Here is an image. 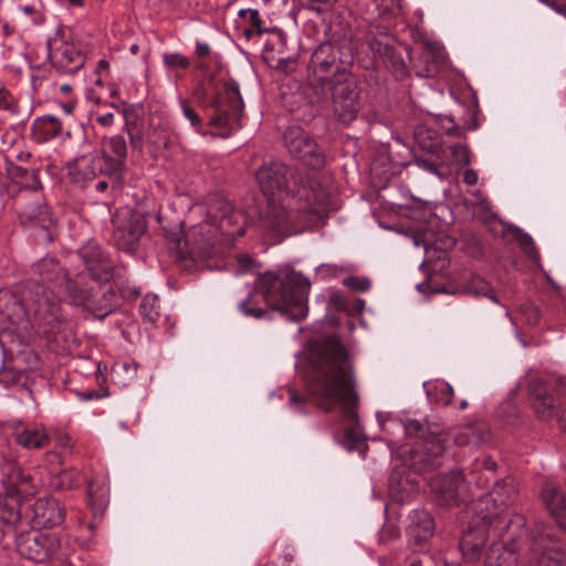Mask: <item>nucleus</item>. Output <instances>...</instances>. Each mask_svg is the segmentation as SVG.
<instances>
[{
	"instance_id": "nucleus-60",
	"label": "nucleus",
	"mask_w": 566,
	"mask_h": 566,
	"mask_svg": "<svg viewBox=\"0 0 566 566\" xmlns=\"http://www.w3.org/2000/svg\"><path fill=\"white\" fill-rule=\"evenodd\" d=\"M525 313H527V322L532 325H536L539 321L538 310L534 305H526Z\"/></svg>"
},
{
	"instance_id": "nucleus-59",
	"label": "nucleus",
	"mask_w": 566,
	"mask_h": 566,
	"mask_svg": "<svg viewBox=\"0 0 566 566\" xmlns=\"http://www.w3.org/2000/svg\"><path fill=\"white\" fill-rule=\"evenodd\" d=\"M74 475L75 474H73L71 472H63L59 476L57 488H60L61 490H73L74 484H75Z\"/></svg>"
},
{
	"instance_id": "nucleus-48",
	"label": "nucleus",
	"mask_w": 566,
	"mask_h": 566,
	"mask_svg": "<svg viewBox=\"0 0 566 566\" xmlns=\"http://www.w3.org/2000/svg\"><path fill=\"white\" fill-rule=\"evenodd\" d=\"M452 160L458 165H469L470 150L469 147L462 144H454L450 146Z\"/></svg>"
},
{
	"instance_id": "nucleus-33",
	"label": "nucleus",
	"mask_w": 566,
	"mask_h": 566,
	"mask_svg": "<svg viewBox=\"0 0 566 566\" xmlns=\"http://www.w3.org/2000/svg\"><path fill=\"white\" fill-rule=\"evenodd\" d=\"M106 70V60L102 59L99 60L97 64V69L95 72V80L94 85L92 87H88L86 91V99L87 103H96V106H105L106 105V98H105V92H104V82L101 75V71Z\"/></svg>"
},
{
	"instance_id": "nucleus-36",
	"label": "nucleus",
	"mask_w": 566,
	"mask_h": 566,
	"mask_svg": "<svg viewBox=\"0 0 566 566\" xmlns=\"http://www.w3.org/2000/svg\"><path fill=\"white\" fill-rule=\"evenodd\" d=\"M33 271L38 273L43 281L54 282L61 279L65 270L54 259H42L34 266Z\"/></svg>"
},
{
	"instance_id": "nucleus-13",
	"label": "nucleus",
	"mask_w": 566,
	"mask_h": 566,
	"mask_svg": "<svg viewBox=\"0 0 566 566\" xmlns=\"http://www.w3.org/2000/svg\"><path fill=\"white\" fill-rule=\"evenodd\" d=\"M112 221L116 247L123 251H133L146 229L143 218L130 208L124 207L116 210Z\"/></svg>"
},
{
	"instance_id": "nucleus-47",
	"label": "nucleus",
	"mask_w": 566,
	"mask_h": 566,
	"mask_svg": "<svg viewBox=\"0 0 566 566\" xmlns=\"http://www.w3.org/2000/svg\"><path fill=\"white\" fill-rule=\"evenodd\" d=\"M106 169V151L102 150L101 155L94 157L91 164L87 166V171L85 172L86 178L91 175L92 179L97 175H101Z\"/></svg>"
},
{
	"instance_id": "nucleus-16",
	"label": "nucleus",
	"mask_w": 566,
	"mask_h": 566,
	"mask_svg": "<svg viewBox=\"0 0 566 566\" xmlns=\"http://www.w3.org/2000/svg\"><path fill=\"white\" fill-rule=\"evenodd\" d=\"M562 553H565L564 545L557 537L553 526L536 524L531 528L528 535V563L544 558V556L548 557Z\"/></svg>"
},
{
	"instance_id": "nucleus-18",
	"label": "nucleus",
	"mask_w": 566,
	"mask_h": 566,
	"mask_svg": "<svg viewBox=\"0 0 566 566\" xmlns=\"http://www.w3.org/2000/svg\"><path fill=\"white\" fill-rule=\"evenodd\" d=\"M430 489L436 494L440 505H458L467 485L462 472L452 471L449 474H439L430 480Z\"/></svg>"
},
{
	"instance_id": "nucleus-52",
	"label": "nucleus",
	"mask_w": 566,
	"mask_h": 566,
	"mask_svg": "<svg viewBox=\"0 0 566 566\" xmlns=\"http://www.w3.org/2000/svg\"><path fill=\"white\" fill-rule=\"evenodd\" d=\"M18 108L19 105L12 94L6 88H0V109L14 114L18 113Z\"/></svg>"
},
{
	"instance_id": "nucleus-34",
	"label": "nucleus",
	"mask_w": 566,
	"mask_h": 566,
	"mask_svg": "<svg viewBox=\"0 0 566 566\" xmlns=\"http://www.w3.org/2000/svg\"><path fill=\"white\" fill-rule=\"evenodd\" d=\"M87 495V504L93 511V521L87 523V528L94 531L96 527L103 524L104 520V495H96L94 491V485L92 483L88 484L86 490Z\"/></svg>"
},
{
	"instance_id": "nucleus-39",
	"label": "nucleus",
	"mask_w": 566,
	"mask_h": 566,
	"mask_svg": "<svg viewBox=\"0 0 566 566\" xmlns=\"http://www.w3.org/2000/svg\"><path fill=\"white\" fill-rule=\"evenodd\" d=\"M55 286L60 289V292H64L74 304H80L85 300V291L78 286L77 282L70 279L66 272L62 274Z\"/></svg>"
},
{
	"instance_id": "nucleus-15",
	"label": "nucleus",
	"mask_w": 566,
	"mask_h": 566,
	"mask_svg": "<svg viewBox=\"0 0 566 566\" xmlns=\"http://www.w3.org/2000/svg\"><path fill=\"white\" fill-rule=\"evenodd\" d=\"M12 208L18 213L21 223L49 220V209L41 190L19 189L13 196Z\"/></svg>"
},
{
	"instance_id": "nucleus-64",
	"label": "nucleus",
	"mask_w": 566,
	"mask_h": 566,
	"mask_svg": "<svg viewBox=\"0 0 566 566\" xmlns=\"http://www.w3.org/2000/svg\"><path fill=\"white\" fill-rule=\"evenodd\" d=\"M329 302L336 307V308H339V310H344L345 306H346V302L344 300L343 296L340 295H332L331 298H329Z\"/></svg>"
},
{
	"instance_id": "nucleus-10",
	"label": "nucleus",
	"mask_w": 566,
	"mask_h": 566,
	"mask_svg": "<svg viewBox=\"0 0 566 566\" xmlns=\"http://www.w3.org/2000/svg\"><path fill=\"white\" fill-rule=\"evenodd\" d=\"M18 553L35 563L54 562L59 559L61 539L56 534L39 531L21 532L15 534Z\"/></svg>"
},
{
	"instance_id": "nucleus-30",
	"label": "nucleus",
	"mask_w": 566,
	"mask_h": 566,
	"mask_svg": "<svg viewBox=\"0 0 566 566\" xmlns=\"http://www.w3.org/2000/svg\"><path fill=\"white\" fill-rule=\"evenodd\" d=\"M61 130L62 124L57 117L44 115L33 122L31 134L34 140L43 143L56 137Z\"/></svg>"
},
{
	"instance_id": "nucleus-32",
	"label": "nucleus",
	"mask_w": 566,
	"mask_h": 566,
	"mask_svg": "<svg viewBox=\"0 0 566 566\" xmlns=\"http://www.w3.org/2000/svg\"><path fill=\"white\" fill-rule=\"evenodd\" d=\"M238 17L239 20L237 23L242 28V33L247 39L261 35L266 31L264 21L261 19L256 9H241L238 12Z\"/></svg>"
},
{
	"instance_id": "nucleus-6",
	"label": "nucleus",
	"mask_w": 566,
	"mask_h": 566,
	"mask_svg": "<svg viewBox=\"0 0 566 566\" xmlns=\"http://www.w3.org/2000/svg\"><path fill=\"white\" fill-rule=\"evenodd\" d=\"M25 298L31 314V328L50 335L59 329L62 319L57 297L50 286L38 281L24 283Z\"/></svg>"
},
{
	"instance_id": "nucleus-42",
	"label": "nucleus",
	"mask_w": 566,
	"mask_h": 566,
	"mask_svg": "<svg viewBox=\"0 0 566 566\" xmlns=\"http://www.w3.org/2000/svg\"><path fill=\"white\" fill-rule=\"evenodd\" d=\"M468 291L476 296H485L494 303H499L492 286L482 277H473L468 284Z\"/></svg>"
},
{
	"instance_id": "nucleus-19",
	"label": "nucleus",
	"mask_w": 566,
	"mask_h": 566,
	"mask_svg": "<svg viewBox=\"0 0 566 566\" xmlns=\"http://www.w3.org/2000/svg\"><path fill=\"white\" fill-rule=\"evenodd\" d=\"M29 517L33 528H52L64 522L65 509L53 497H42L30 506Z\"/></svg>"
},
{
	"instance_id": "nucleus-44",
	"label": "nucleus",
	"mask_w": 566,
	"mask_h": 566,
	"mask_svg": "<svg viewBox=\"0 0 566 566\" xmlns=\"http://www.w3.org/2000/svg\"><path fill=\"white\" fill-rule=\"evenodd\" d=\"M516 240H517L518 245L522 249V251L532 261H534V262L539 261V253L537 251L534 240L532 239V237L530 234L518 231V234L516 235Z\"/></svg>"
},
{
	"instance_id": "nucleus-20",
	"label": "nucleus",
	"mask_w": 566,
	"mask_h": 566,
	"mask_svg": "<svg viewBox=\"0 0 566 566\" xmlns=\"http://www.w3.org/2000/svg\"><path fill=\"white\" fill-rule=\"evenodd\" d=\"M3 483L8 494L19 497L34 494L35 484L33 483V476L25 472L18 463L7 461L3 467Z\"/></svg>"
},
{
	"instance_id": "nucleus-8",
	"label": "nucleus",
	"mask_w": 566,
	"mask_h": 566,
	"mask_svg": "<svg viewBox=\"0 0 566 566\" xmlns=\"http://www.w3.org/2000/svg\"><path fill=\"white\" fill-rule=\"evenodd\" d=\"M332 111L335 118L344 124L355 120L361 108L360 85L358 77L352 74L340 75L328 84Z\"/></svg>"
},
{
	"instance_id": "nucleus-37",
	"label": "nucleus",
	"mask_w": 566,
	"mask_h": 566,
	"mask_svg": "<svg viewBox=\"0 0 566 566\" xmlns=\"http://www.w3.org/2000/svg\"><path fill=\"white\" fill-rule=\"evenodd\" d=\"M109 143L115 158L111 160L108 157V177L112 172L117 174L122 170L126 158V142L123 137H113Z\"/></svg>"
},
{
	"instance_id": "nucleus-55",
	"label": "nucleus",
	"mask_w": 566,
	"mask_h": 566,
	"mask_svg": "<svg viewBox=\"0 0 566 566\" xmlns=\"http://www.w3.org/2000/svg\"><path fill=\"white\" fill-rule=\"evenodd\" d=\"M23 375L14 369H0V382L9 387L18 384Z\"/></svg>"
},
{
	"instance_id": "nucleus-9",
	"label": "nucleus",
	"mask_w": 566,
	"mask_h": 566,
	"mask_svg": "<svg viewBox=\"0 0 566 566\" xmlns=\"http://www.w3.org/2000/svg\"><path fill=\"white\" fill-rule=\"evenodd\" d=\"M211 106L214 108V115L210 119L212 126L230 129L240 127L243 101L239 84L234 80L230 78L223 83Z\"/></svg>"
},
{
	"instance_id": "nucleus-35",
	"label": "nucleus",
	"mask_w": 566,
	"mask_h": 566,
	"mask_svg": "<svg viewBox=\"0 0 566 566\" xmlns=\"http://www.w3.org/2000/svg\"><path fill=\"white\" fill-rule=\"evenodd\" d=\"M136 374V365L127 360L116 361L112 366V379L120 387H126L130 384L135 379Z\"/></svg>"
},
{
	"instance_id": "nucleus-57",
	"label": "nucleus",
	"mask_w": 566,
	"mask_h": 566,
	"mask_svg": "<svg viewBox=\"0 0 566 566\" xmlns=\"http://www.w3.org/2000/svg\"><path fill=\"white\" fill-rule=\"evenodd\" d=\"M337 0H308V3L304 7L311 11H315L321 13L323 11L329 10L334 7Z\"/></svg>"
},
{
	"instance_id": "nucleus-43",
	"label": "nucleus",
	"mask_w": 566,
	"mask_h": 566,
	"mask_svg": "<svg viewBox=\"0 0 566 566\" xmlns=\"http://www.w3.org/2000/svg\"><path fill=\"white\" fill-rule=\"evenodd\" d=\"M460 548L464 558L469 562H475L481 557L483 547L472 542V533H463Z\"/></svg>"
},
{
	"instance_id": "nucleus-29",
	"label": "nucleus",
	"mask_w": 566,
	"mask_h": 566,
	"mask_svg": "<svg viewBox=\"0 0 566 566\" xmlns=\"http://www.w3.org/2000/svg\"><path fill=\"white\" fill-rule=\"evenodd\" d=\"M9 175L19 189L41 190L40 169L35 167H23L20 165H11Z\"/></svg>"
},
{
	"instance_id": "nucleus-54",
	"label": "nucleus",
	"mask_w": 566,
	"mask_h": 566,
	"mask_svg": "<svg viewBox=\"0 0 566 566\" xmlns=\"http://www.w3.org/2000/svg\"><path fill=\"white\" fill-rule=\"evenodd\" d=\"M239 308L244 315L252 316L254 318H261L264 315V311L261 307L252 304L251 297L242 301L239 305Z\"/></svg>"
},
{
	"instance_id": "nucleus-56",
	"label": "nucleus",
	"mask_w": 566,
	"mask_h": 566,
	"mask_svg": "<svg viewBox=\"0 0 566 566\" xmlns=\"http://www.w3.org/2000/svg\"><path fill=\"white\" fill-rule=\"evenodd\" d=\"M104 382H105V379L103 378L98 389H88V390H84V391H78L77 396L82 400L104 398V397H106V387L103 386Z\"/></svg>"
},
{
	"instance_id": "nucleus-17",
	"label": "nucleus",
	"mask_w": 566,
	"mask_h": 566,
	"mask_svg": "<svg viewBox=\"0 0 566 566\" xmlns=\"http://www.w3.org/2000/svg\"><path fill=\"white\" fill-rule=\"evenodd\" d=\"M0 314L12 325L22 326L24 332L31 327V314L25 298L24 284L0 296Z\"/></svg>"
},
{
	"instance_id": "nucleus-24",
	"label": "nucleus",
	"mask_w": 566,
	"mask_h": 566,
	"mask_svg": "<svg viewBox=\"0 0 566 566\" xmlns=\"http://www.w3.org/2000/svg\"><path fill=\"white\" fill-rule=\"evenodd\" d=\"M446 436L447 438L450 437L457 446L479 447L489 440L490 429L486 423L475 421L459 426L452 429L449 433H446Z\"/></svg>"
},
{
	"instance_id": "nucleus-31",
	"label": "nucleus",
	"mask_w": 566,
	"mask_h": 566,
	"mask_svg": "<svg viewBox=\"0 0 566 566\" xmlns=\"http://www.w3.org/2000/svg\"><path fill=\"white\" fill-rule=\"evenodd\" d=\"M503 524L497 516L493 517L492 514H486L481 517V521L473 526H470L464 533H472V542L481 547H484L490 532L495 533L500 525Z\"/></svg>"
},
{
	"instance_id": "nucleus-49",
	"label": "nucleus",
	"mask_w": 566,
	"mask_h": 566,
	"mask_svg": "<svg viewBox=\"0 0 566 566\" xmlns=\"http://www.w3.org/2000/svg\"><path fill=\"white\" fill-rule=\"evenodd\" d=\"M179 103L184 116L190 122L191 126L196 128V130H199L201 126V118L199 114L187 99L181 98Z\"/></svg>"
},
{
	"instance_id": "nucleus-3",
	"label": "nucleus",
	"mask_w": 566,
	"mask_h": 566,
	"mask_svg": "<svg viewBox=\"0 0 566 566\" xmlns=\"http://www.w3.org/2000/svg\"><path fill=\"white\" fill-rule=\"evenodd\" d=\"M244 232L243 214L229 200L214 197L208 203L206 220L193 227L185 239L176 241V261L182 269L190 271L196 259L207 253L216 242L232 243Z\"/></svg>"
},
{
	"instance_id": "nucleus-26",
	"label": "nucleus",
	"mask_w": 566,
	"mask_h": 566,
	"mask_svg": "<svg viewBox=\"0 0 566 566\" xmlns=\"http://www.w3.org/2000/svg\"><path fill=\"white\" fill-rule=\"evenodd\" d=\"M518 559L517 546L514 542L496 541L486 552L485 566H516Z\"/></svg>"
},
{
	"instance_id": "nucleus-27",
	"label": "nucleus",
	"mask_w": 566,
	"mask_h": 566,
	"mask_svg": "<svg viewBox=\"0 0 566 566\" xmlns=\"http://www.w3.org/2000/svg\"><path fill=\"white\" fill-rule=\"evenodd\" d=\"M113 282L108 287V293L112 295L113 300L108 298V314L113 310H117L122 306L124 301L136 300L140 291L138 287L130 285L128 279L122 275L119 272L112 274Z\"/></svg>"
},
{
	"instance_id": "nucleus-46",
	"label": "nucleus",
	"mask_w": 566,
	"mask_h": 566,
	"mask_svg": "<svg viewBox=\"0 0 566 566\" xmlns=\"http://www.w3.org/2000/svg\"><path fill=\"white\" fill-rule=\"evenodd\" d=\"M290 398H289V406L291 409H293L295 412L298 413H306L307 409V398L300 394L296 389L290 388L289 389Z\"/></svg>"
},
{
	"instance_id": "nucleus-25",
	"label": "nucleus",
	"mask_w": 566,
	"mask_h": 566,
	"mask_svg": "<svg viewBox=\"0 0 566 566\" xmlns=\"http://www.w3.org/2000/svg\"><path fill=\"white\" fill-rule=\"evenodd\" d=\"M518 497V490L516 482L513 478H505L496 481L492 491L478 504L492 502L497 510H505L514 505Z\"/></svg>"
},
{
	"instance_id": "nucleus-1",
	"label": "nucleus",
	"mask_w": 566,
	"mask_h": 566,
	"mask_svg": "<svg viewBox=\"0 0 566 566\" xmlns=\"http://www.w3.org/2000/svg\"><path fill=\"white\" fill-rule=\"evenodd\" d=\"M255 178L265 196L279 195L277 200L269 198L261 216L262 227L275 237L300 233L326 218L329 195L316 177H308L306 185H300L289 166L270 163L256 170Z\"/></svg>"
},
{
	"instance_id": "nucleus-62",
	"label": "nucleus",
	"mask_w": 566,
	"mask_h": 566,
	"mask_svg": "<svg viewBox=\"0 0 566 566\" xmlns=\"http://www.w3.org/2000/svg\"><path fill=\"white\" fill-rule=\"evenodd\" d=\"M463 181L469 186H474L478 182V174L473 169H467L463 174Z\"/></svg>"
},
{
	"instance_id": "nucleus-28",
	"label": "nucleus",
	"mask_w": 566,
	"mask_h": 566,
	"mask_svg": "<svg viewBox=\"0 0 566 566\" xmlns=\"http://www.w3.org/2000/svg\"><path fill=\"white\" fill-rule=\"evenodd\" d=\"M14 440L27 449H41L49 444L50 438L41 427H24L21 422L15 427Z\"/></svg>"
},
{
	"instance_id": "nucleus-53",
	"label": "nucleus",
	"mask_w": 566,
	"mask_h": 566,
	"mask_svg": "<svg viewBox=\"0 0 566 566\" xmlns=\"http://www.w3.org/2000/svg\"><path fill=\"white\" fill-rule=\"evenodd\" d=\"M530 566H566L565 553L544 556V558L530 562Z\"/></svg>"
},
{
	"instance_id": "nucleus-21",
	"label": "nucleus",
	"mask_w": 566,
	"mask_h": 566,
	"mask_svg": "<svg viewBox=\"0 0 566 566\" xmlns=\"http://www.w3.org/2000/svg\"><path fill=\"white\" fill-rule=\"evenodd\" d=\"M541 499L549 515L560 530L566 532V495L554 481H545Z\"/></svg>"
},
{
	"instance_id": "nucleus-12",
	"label": "nucleus",
	"mask_w": 566,
	"mask_h": 566,
	"mask_svg": "<svg viewBox=\"0 0 566 566\" xmlns=\"http://www.w3.org/2000/svg\"><path fill=\"white\" fill-rule=\"evenodd\" d=\"M284 144L289 153L312 169H321L325 165V155L317 143L301 127H289L284 135Z\"/></svg>"
},
{
	"instance_id": "nucleus-11",
	"label": "nucleus",
	"mask_w": 566,
	"mask_h": 566,
	"mask_svg": "<svg viewBox=\"0 0 566 566\" xmlns=\"http://www.w3.org/2000/svg\"><path fill=\"white\" fill-rule=\"evenodd\" d=\"M530 405L535 415L542 420H549L557 416L560 429L566 433V405L557 412L556 390L539 378H533L527 386Z\"/></svg>"
},
{
	"instance_id": "nucleus-61",
	"label": "nucleus",
	"mask_w": 566,
	"mask_h": 566,
	"mask_svg": "<svg viewBox=\"0 0 566 566\" xmlns=\"http://www.w3.org/2000/svg\"><path fill=\"white\" fill-rule=\"evenodd\" d=\"M416 165L431 174H438V166L432 161H429V160L422 159V158H418V159H416Z\"/></svg>"
},
{
	"instance_id": "nucleus-58",
	"label": "nucleus",
	"mask_w": 566,
	"mask_h": 566,
	"mask_svg": "<svg viewBox=\"0 0 566 566\" xmlns=\"http://www.w3.org/2000/svg\"><path fill=\"white\" fill-rule=\"evenodd\" d=\"M438 395H439L438 396V400L443 406H449L452 402V398L454 396V391H453V388H452L451 385H449L448 382H443L439 387Z\"/></svg>"
},
{
	"instance_id": "nucleus-63",
	"label": "nucleus",
	"mask_w": 566,
	"mask_h": 566,
	"mask_svg": "<svg viewBox=\"0 0 566 566\" xmlns=\"http://www.w3.org/2000/svg\"><path fill=\"white\" fill-rule=\"evenodd\" d=\"M211 53V49L207 43L197 42L196 43V54L199 57H207Z\"/></svg>"
},
{
	"instance_id": "nucleus-4",
	"label": "nucleus",
	"mask_w": 566,
	"mask_h": 566,
	"mask_svg": "<svg viewBox=\"0 0 566 566\" xmlns=\"http://www.w3.org/2000/svg\"><path fill=\"white\" fill-rule=\"evenodd\" d=\"M263 297L273 308L293 322H300L307 315V294L310 281L301 273L290 271L264 279Z\"/></svg>"
},
{
	"instance_id": "nucleus-2",
	"label": "nucleus",
	"mask_w": 566,
	"mask_h": 566,
	"mask_svg": "<svg viewBox=\"0 0 566 566\" xmlns=\"http://www.w3.org/2000/svg\"><path fill=\"white\" fill-rule=\"evenodd\" d=\"M308 360L312 371L306 388L317 408L328 412L339 406L346 417L356 419L358 394L354 366L337 337L329 335L314 342Z\"/></svg>"
},
{
	"instance_id": "nucleus-5",
	"label": "nucleus",
	"mask_w": 566,
	"mask_h": 566,
	"mask_svg": "<svg viewBox=\"0 0 566 566\" xmlns=\"http://www.w3.org/2000/svg\"><path fill=\"white\" fill-rule=\"evenodd\" d=\"M402 428L408 437L417 438L416 444L403 454H409V465L416 471L438 468L446 450L447 436L440 424L428 420L407 419Z\"/></svg>"
},
{
	"instance_id": "nucleus-40",
	"label": "nucleus",
	"mask_w": 566,
	"mask_h": 566,
	"mask_svg": "<svg viewBox=\"0 0 566 566\" xmlns=\"http://www.w3.org/2000/svg\"><path fill=\"white\" fill-rule=\"evenodd\" d=\"M21 507L19 502H6L0 506V520L8 528L15 531L17 525L21 522Z\"/></svg>"
},
{
	"instance_id": "nucleus-22",
	"label": "nucleus",
	"mask_w": 566,
	"mask_h": 566,
	"mask_svg": "<svg viewBox=\"0 0 566 566\" xmlns=\"http://www.w3.org/2000/svg\"><path fill=\"white\" fill-rule=\"evenodd\" d=\"M409 517V541L415 548L422 551L433 535L434 522L430 513L424 510H415Z\"/></svg>"
},
{
	"instance_id": "nucleus-14",
	"label": "nucleus",
	"mask_w": 566,
	"mask_h": 566,
	"mask_svg": "<svg viewBox=\"0 0 566 566\" xmlns=\"http://www.w3.org/2000/svg\"><path fill=\"white\" fill-rule=\"evenodd\" d=\"M51 66L60 74H74L85 64V54L73 42L54 36L46 42Z\"/></svg>"
},
{
	"instance_id": "nucleus-41",
	"label": "nucleus",
	"mask_w": 566,
	"mask_h": 566,
	"mask_svg": "<svg viewBox=\"0 0 566 566\" xmlns=\"http://www.w3.org/2000/svg\"><path fill=\"white\" fill-rule=\"evenodd\" d=\"M159 298L155 294H147L144 296L139 313L144 321L155 323L159 318Z\"/></svg>"
},
{
	"instance_id": "nucleus-38",
	"label": "nucleus",
	"mask_w": 566,
	"mask_h": 566,
	"mask_svg": "<svg viewBox=\"0 0 566 566\" xmlns=\"http://www.w3.org/2000/svg\"><path fill=\"white\" fill-rule=\"evenodd\" d=\"M104 106H96V103H88L87 116L88 125L94 130L96 136L102 140L106 138L104 128L106 127V113L103 111Z\"/></svg>"
},
{
	"instance_id": "nucleus-45",
	"label": "nucleus",
	"mask_w": 566,
	"mask_h": 566,
	"mask_svg": "<svg viewBox=\"0 0 566 566\" xmlns=\"http://www.w3.org/2000/svg\"><path fill=\"white\" fill-rule=\"evenodd\" d=\"M163 61L168 69L186 70L190 66L189 59L180 53H166L163 55Z\"/></svg>"
},
{
	"instance_id": "nucleus-7",
	"label": "nucleus",
	"mask_w": 566,
	"mask_h": 566,
	"mask_svg": "<svg viewBox=\"0 0 566 566\" xmlns=\"http://www.w3.org/2000/svg\"><path fill=\"white\" fill-rule=\"evenodd\" d=\"M354 62L353 54L344 46L324 42L317 46L311 57L312 84L316 87L318 84H326L340 78L345 74H352Z\"/></svg>"
},
{
	"instance_id": "nucleus-23",
	"label": "nucleus",
	"mask_w": 566,
	"mask_h": 566,
	"mask_svg": "<svg viewBox=\"0 0 566 566\" xmlns=\"http://www.w3.org/2000/svg\"><path fill=\"white\" fill-rule=\"evenodd\" d=\"M78 254L90 277L99 284L105 283L106 256L102 247L94 241H88L78 250Z\"/></svg>"
},
{
	"instance_id": "nucleus-50",
	"label": "nucleus",
	"mask_w": 566,
	"mask_h": 566,
	"mask_svg": "<svg viewBox=\"0 0 566 566\" xmlns=\"http://www.w3.org/2000/svg\"><path fill=\"white\" fill-rule=\"evenodd\" d=\"M343 284L356 292H366L370 289V281L367 277L355 275L344 279Z\"/></svg>"
},
{
	"instance_id": "nucleus-51",
	"label": "nucleus",
	"mask_w": 566,
	"mask_h": 566,
	"mask_svg": "<svg viewBox=\"0 0 566 566\" xmlns=\"http://www.w3.org/2000/svg\"><path fill=\"white\" fill-rule=\"evenodd\" d=\"M0 343L2 347L6 345H9L8 350H13V346L17 345V347H20L24 344V339L19 334L13 335V331L11 329H3L0 333Z\"/></svg>"
}]
</instances>
